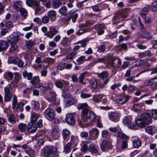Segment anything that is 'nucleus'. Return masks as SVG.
Returning <instances> with one entry per match:
<instances>
[{"label": "nucleus", "mask_w": 157, "mask_h": 157, "mask_svg": "<svg viewBox=\"0 0 157 157\" xmlns=\"http://www.w3.org/2000/svg\"><path fill=\"white\" fill-rule=\"evenodd\" d=\"M79 110L82 109L81 119L78 120V124L81 126L87 124L94 121L96 119L95 114L89 110V107L86 103L81 104L78 107Z\"/></svg>", "instance_id": "obj_1"}, {"label": "nucleus", "mask_w": 157, "mask_h": 157, "mask_svg": "<svg viewBox=\"0 0 157 157\" xmlns=\"http://www.w3.org/2000/svg\"><path fill=\"white\" fill-rule=\"evenodd\" d=\"M152 122L151 115L148 113L142 114L140 117L136 121V125L138 127L144 128L147 124Z\"/></svg>", "instance_id": "obj_2"}, {"label": "nucleus", "mask_w": 157, "mask_h": 157, "mask_svg": "<svg viewBox=\"0 0 157 157\" xmlns=\"http://www.w3.org/2000/svg\"><path fill=\"white\" fill-rule=\"evenodd\" d=\"M17 100L16 96L14 95L13 97L12 100V108L15 111H18V109L20 111L23 110V106L24 104L21 102H17Z\"/></svg>", "instance_id": "obj_3"}, {"label": "nucleus", "mask_w": 157, "mask_h": 157, "mask_svg": "<svg viewBox=\"0 0 157 157\" xmlns=\"http://www.w3.org/2000/svg\"><path fill=\"white\" fill-rule=\"evenodd\" d=\"M56 152V148L50 146L45 147L44 150V153L47 157H54Z\"/></svg>", "instance_id": "obj_4"}, {"label": "nucleus", "mask_w": 157, "mask_h": 157, "mask_svg": "<svg viewBox=\"0 0 157 157\" xmlns=\"http://www.w3.org/2000/svg\"><path fill=\"white\" fill-rule=\"evenodd\" d=\"M111 67L113 69L119 68L121 65V62L120 59L117 58H113L109 62Z\"/></svg>", "instance_id": "obj_5"}, {"label": "nucleus", "mask_w": 157, "mask_h": 157, "mask_svg": "<svg viewBox=\"0 0 157 157\" xmlns=\"http://www.w3.org/2000/svg\"><path fill=\"white\" fill-rule=\"evenodd\" d=\"M128 12L127 9L123 10L120 12L115 18V20L117 21H119L122 20L123 18H125L128 15Z\"/></svg>", "instance_id": "obj_6"}, {"label": "nucleus", "mask_w": 157, "mask_h": 157, "mask_svg": "<svg viewBox=\"0 0 157 157\" xmlns=\"http://www.w3.org/2000/svg\"><path fill=\"white\" fill-rule=\"evenodd\" d=\"M139 23L140 26V28L141 29L142 32L141 36L143 38H145L147 39H150L152 38V36H150L149 33L147 31L144 27V25L141 23L140 20H139Z\"/></svg>", "instance_id": "obj_7"}, {"label": "nucleus", "mask_w": 157, "mask_h": 157, "mask_svg": "<svg viewBox=\"0 0 157 157\" xmlns=\"http://www.w3.org/2000/svg\"><path fill=\"white\" fill-rule=\"evenodd\" d=\"M132 118L130 117H124L123 119V122L124 124L127 125L128 127L130 128L135 129V125L132 121Z\"/></svg>", "instance_id": "obj_8"}, {"label": "nucleus", "mask_w": 157, "mask_h": 157, "mask_svg": "<svg viewBox=\"0 0 157 157\" xmlns=\"http://www.w3.org/2000/svg\"><path fill=\"white\" fill-rule=\"evenodd\" d=\"M101 149L103 151H107L108 149H111L112 147L110 141L105 140L101 144Z\"/></svg>", "instance_id": "obj_9"}, {"label": "nucleus", "mask_w": 157, "mask_h": 157, "mask_svg": "<svg viewBox=\"0 0 157 157\" xmlns=\"http://www.w3.org/2000/svg\"><path fill=\"white\" fill-rule=\"evenodd\" d=\"M50 29V31L44 33V35L50 39H52L58 33V30H57L55 27H51Z\"/></svg>", "instance_id": "obj_10"}, {"label": "nucleus", "mask_w": 157, "mask_h": 157, "mask_svg": "<svg viewBox=\"0 0 157 157\" xmlns=\"http://www.w3.org/2000/svg\"><path fill=\"white\" fill-rule=\"evenodd\" d=\"M45 116L48 117L50 119L53 120L55 118V114L53 109L51 108H48L44 112Z\"/></svg>", "instance_id": "obj_11"}, {"label": "nucleus", "mask_w": 157, "mask_h": 157, "mask_svg": "<svg viewBox=\"0 0 157 157\" xmlns=\"http://www.w3.org/2000/svg\"><path fill=\"white\" fill-rule=\"evenodd\" d=\"M130 97L127 95H119L116 99L117 102L120 104L126 103L129 99Z\"/></svg>", "instance_id": "obj_12"}, {"label": "nucleus", "mask_w": 157, "mask_h": 157, "mask_svg": "<svg viewBox=\"0 0 157 157\" xmlns=\"http://www.w3.org/2000/svg\"><path fill=\"white\" fill-rule=\"evenodd\" d=\"M65 121L67 124L71 125H74L75 124L74 116L72 113H69L66 115Z\"/></svg>", "instance_id": "obj_13"}, {"label": "nucleus", "mask_w": 157, "mask_h": 157, "mask_svg": "<svg viewBox=\"0 0 157 157\" xmlns=\"http://www.w3.org/2000/svg\"><path fill=\"white\" fill-rule=\"evenodd\" d=\"M52 60V59L51 58H46L44 59L43 61L38 66L39 67L46 68L48 67Z\"/></svg>", "instance_id": "obj_14"}, {"label": "nucleus", "mask_w": 157, "mask_h": 157, "mask_svg": "<svg viewBox=\"0 0 157 157\" xmlns=\"http://www.w3.org/2000/svg\"><path fill=\"white\" fill-rule=\"evenodd\" d=\"M5 93L4 99L6 101H10L12 97V95L10 92V90L8 87H5L4 88Z\"/></svg>", "instance_id": "obj_15"}, {"label": "nucleus", "mask_w": 157, "mask_h": 157, "mask_svg": "<svg viewBox=\"0 0 157 157\" xmlns=\"http://www.w3.org/2000/svg\"><path fill=\"white\" fill-rule=\"evenodd\" d=\"M109 117L111 121L117 122L119 119V114L116 112H111L109 113Z\"/></svg>", "instance_id": "obj_16"}, {"label": "nucleus", "mask_w": 157, "mask_h": 157, "mask_svg": "<svg viewBox=\"0 0 157 157\" xmlns=\"http://www.w3.org/2000/svg\"><path fill=\"white\" fill-rule=\"evenodd\" d=\"M91 86L93 89V91L95 92H98L99 89L101 88L100 83L97 82L95 80L91 81Z\"/></svg>", "instance_id": "obj_17"}, {"label": "nucleus", "mask_w": 157, "mask_h": 157, "mask_svg": "<svg viewBox=\"0 0 157 157\" xmlns=\"http://www.w3.org/2000/svg\"><path fill=\"white\" fill-rule=\"evenodd\" d=\"M31 82L35 87L37 88L41 86L40 79L39 76H34L31 80Z\"/></svg>", "instance_id": "obj_18"}, {"label": "nucleus", "mask_w": 157, "mask_h": 157, "mask_svg": "<svg viewBox=\"0 0 157 157\" xmlns=\"http://www.w3.org/2000/svg\"><path fill=\"white\" fill-rule=\"evenodd\" d=\"M19 40V36L11 34L8 38V41L10 44H16Z\"/></svg>", "instance_id": "obj_19"}, {"label": "nucleus", "mask_w": 157, "mask_h": 157, "mask_svg": "<svg viewBox=\"0 0 157 157\" xmlns=\"http://www.w3.org/2000/svg\"><path fill=\"white\" fill-rule=\"evenodd\" d=\"M89 135L94 139H97L99 135V130L97 128H93L89 131Z\"/></svg>", "instance_id": "obj_20"}, {"label": "nucleus", "mask_w": 157, "mask_h": 157, "mask_svg": "<svg viewBox=\"0 0 157 157\" xmlns=\"http://www.w3.org/2000/svg\"><path fill=\"white\" fill-rule=\"evenodd\" d=\"M27 128L28 132L33 133L36 131L37 127L34 123L31 122L28 125Z\"/></svg>", "instance_id": "obj_21"}, {"label": "nucleus", "mask_w": 157, "mask_h": 157, "mask_svg": "<svg viewBox=\"0 0 157 157\" xmlns=\"http://www.w3.org/2000/svg\"><path fill=\"white\" fill-rule=\"evenodd\" d=\"M88 150L92 153H96L99 151V148L96 144H92L89 146Z\"/></svg>", "instance_id": "obj_22"}, {"label": "nucleus", "mask_w": 157, "mask_h": 157, "mask_svg": "<svg viewBox=\"0 0 157 157\" xmlns=\"http://www.w3.org/2000/svg\"><path fill=\"white\" fill-rule=\"evenodd\" d=\"M59 129L57 127H56L53 128L51 135L54 139L57 140L59 138Z\"/></svg>", "instance_id": "obj_23"}, {"label": "nucleus", "mask_w": 157, "mask_h": 157, "mask_svg": "<svg viewBox=\"0 0 157 157\" xmlns=\"http://www.w3.org/2000/svg\"><path fill=\"white\" fill-rule=\"evenodd\" d=\"M90 75V73L86 72L81 74L78 77L79 83L85 85V83L83 82V80L86 76H88Z\"/></svg>", "instance_id": "obj_24"}, {"label": "nucleus", "mask_w": 157, "mask_h": 157, "mask_svg": "<svg viewBox=\"0 0 157 157\" xmlns=\"http://www.w3.org/2000/svg\"><path fill=\"white\" fill-rule=\"evenodd\" d=\"M151 8L150 6L148 5L145 7L140 11V14L143 18H145L147 13V11Z\"/></svg>", "instance_id": "obj_25"}, {"label": "nucleus", "mask_w": 157, "mask_h": 157, "mask_svg": "<svg viewBox=\"0 0 157 157\" xmlns=\"http://www.w3.org/2000/svg\"><path fill=\"white\" fill-rule=\"evenodd\" d=\"M92 56H89L87 59H86V57L84 56H81L79 57L76 60L78 64H82L84 62L88 61L90 59L92 58Z\"/></svg>", "instance_id": "obj_26"}, {"label": "nucleus", "mask_w": 157, "mask_h": 157, "mask_svg": "<svg viewBox=\"0 0 157 157\" xmlns=\"http://www.w3.org/2000/svg\"><path fill=\"white\" fill-rule=\"evenodd\" d=\"M78 139L77 137L71 136L70 140L71 145H73V147H76L77 146L78 143Z\"/></svg>", "instance_id": "obj_27"}, {"label": "nucleus", "mask_w": 157, "mask_h": 157, "mask_svg": "<svg viewBox=\"0 0 157 157\" xmlns=\"http://www.w3.org/2000/svg\"><path fill=\"white\" fill-rule=\"evenodd\" d=\"M141 144V141L138 138L135 139L132 141V145L135 148H138L140 147Z\"/></svg>", "instance_id": "obj_28"}, {"label": "nucleus", "mask_w": 157, "mask_h": 157, "mask_svg": "<svg viewBox=\"0 0 157 157\" xmlns=\"http://www.w3.org/2000/svg\"><path fill=\"white\" fill-rule=\"evenodd\" d=\"M70 132L67 129H63L62 133V135L63 140H67L69 138Z\"/></svg>", "instance_id": "obj_29"}, {"label": "nucleus", "mask_w": 157, "mask_h": 157, "mask_svg": "<svg viewBox=\"0 0 157 157\" xmlns=\"http://www.w3.org/2000/svg\"><path fill=\"white\" fill-rule=\"evenodd\" d=\"M64 100L67 105H72L74 102V99L71 95L64 98Z\"/></svg>", "instance_id": "obj_30"}, {"label": "nucleus", "mask_w": 157, "mask_h": 157, "mask_svg": "<svg viewBox=\"0 0 157 157\" xmlns=\"http://www.w3.org/2000/svg\"><path fill=\"white\" fill-rule=\"evenodd\" d=\"M8 47L7 42L2 40H0V51H2L6 49Z\"/></svg>", "instance_id": "obj_31"}, {"label": "nucleus", "mask_w": 157, "mask_h": 157, "mask_svg": "<svg viewBox=\"0 0 157 157\" xmlns=\"http://www.w3.org/2000/svg\"><path fill=\"white\" fill-rule=\"evenodd\" d=\"M38 1L36 0H26V3L27 5L29 6L32 7L33 6L38 4Z\"/></svg>", "instance_id": "obj_32"}, {"label": "nucleus", "mask_w": 157, "mask_h": 157, "mask_svg": "<svg viewBox=\"0 0 157 157\" xmlns=\"http://www.w3.org/2000/svg\"><path fill=\"white\" fill-rule=\"evenodd\" d=\"M22 75L25 78H27L28 80H31L32 78L33 73L28 72L26 71H24L22 72Z\"/></svg>", "instance_id": "obj_33"}, {"label": "nucleus", "mask_w": 157, "mask_h": 157, "mask_svg": "<svg viewBox=\"0 0 157 157\" xmlns=\"http://www.w3.org/2000/svg\"><path fill=\"white\" fill-rule=\"evenodd\" d=\"M62 2L60 0H53L52 4L54 8L56 9L62 5Z\"/></svg>", "instance_id": "obj_34"}, {"label": "nucleus", "mask_w": 157, "mask_h": 157, "mask_svg": "<svg viewBox=\"0 0 157 157\" xmlns=\"http://www.w3.org/2000/svg\"><path fill=\"white\" fill-rule=\"evenodd\" d=\"M27 125L26 124L20 123L18 126V129L21 132H25L27 128Z\"/></svg>", "instance_id": "obj_35"}, {"label": "nucleus", "mask_w": 157, "mask_h": 157, "mask_svg": "<svg viewBox=\"0 0 157 157\" xmlns=\"http://www.w3.org/2000/svg\"><path fill=\"white\" fill-rule=\"evenodd\" d=\"M40 115L39 114L33 113L31 114V122L34 123L36 122L39 117Z\"/></svg>", "instance_id": "obj_36"}, {"label": "nucleus", "mask_w": 157, "mask_h": 157, "mask_svg": "<svg viewBox=\"0 0 157 157\" xmlns=\"http://www.w3.org/2000/svg\"><path fill=\"white\" fill-rule=\"evenodd\" d=\"M97 75L99 78L102 79L106 78L108 76V72L106 71H102L100 73H97Z\"/></svg>", "instance_id": "obj_37"}, {"label": "nucleus", "mask_w": 157, "mask_h": 157, "mask_svg": "<svg viewBox=\"0 0 157 157\" xmlns=\"http://www.w3.org/2000/svg\"><path fill=\"white\" fill-rule=\"evenodd\" d=\"M25 151L28 154L30 157H34L35 156V151L33 150L32 149L31 147H29L27 150H25Z\"/></svg>", "instance_id": "obj_38"}, {"label": "nucleus", "mask_w": 157, "mask_h": 157, "mask_svg": "<svg viewBox=\"0 0 157 157\" xmlns=\"http://www.w3.org/2000/svg\"><path fill=\"white\" fill-rule=\"evenodd\" d=\"M22 2L17 1L14 4L13 7L17 11L20 10L21 8Z\"/></svg>", "instance_id": "obj_39"}, {"label": "nucleus", "mask_w": 157, "mask_h": 157, "mask_svg": "<svg viewBox=\"0 0 157 157\" xmlns=\"http://www.w3.org/2000/svg\"><path fill=\"white\" fill-rule=\"evenodd\" d=\"M103 98V95L101 94H95L93 98V99L95 102L96 103L100 101Z\"/></svg>", "instance_id": "obj_40"}, {"label": "nucleus", "mask_w": 157, "mask_h": 157, "mask_svg": "<svg viewBox=\"0 0 157 157\" xmlns=\"http://www.w3.org/2000/svg\"><path fill=\"white\" fill-rule=\"evenodd\" d=\"M18 60L19 58L17 57H11L9 58L8 63H9L17 64Z\"/></svg>", "instance_id": "obj_41"}, {"label": "nucleus", "mask_w": 157, "mask_h": 157, "mask_svg": "<svg viewBox=\"0 0 157 157\" xmlns=\"http://www.w3.org/2000/svg\"><path fill=\"white\" fill-rule=\"evenodd\" d=\"M70 91L67 88L65 89L62 90V97L64 98L70 96Z\"/></svg>", "instance_id": "obj_42"}, {"label": "nucleus", "mask_w": 157, "mask_h": 157, "mask_svg": "<svg viewBox=\"0 0 157 157\" xmlns=\"http://www.w3.org/2000/svg\"><path fill=\"white\" fill-rule=\"evenodd\" d=\"M72 146L71 142L68 143L64 148L65 152L66 153L69 152L72 148Z\"/></svg>", "instance_id": "obj_43"}, {"label": "nucleus", "mask_w": 157, "mask_h": 157, "mask_svg": "<svg viewBox=\"0 0 157 157\" xmlns=\"http://www.w3.org/2000/svg\"><path fill=\"white\" fill-rule=\"evenodd\" d=\"M35 6V14L36 15L39 14L40 11L43 8V7L40 5L39 2L38 3V5H36Z\"/></svg>", "instance_id": "obj_44"}, {"label": "nucleus", "mask_w": 157, "mask_h": 157, "mask_svg": "<svg viewBox=\"0 0 157 157\" xmlns=\"http://www.w3.org/2000/svg\"><path fill=\"white\" fill-rule=\"evenodd\" d=\"M8 121L12 124H14L16 122L15 116L12 114H10L8 117Z\"/></svg>", "instance_id": "obj_45"}, {"label": "nucleus", "mask_w": 157, "mask_h": 157, "mask_svg": "<svg viewBox=\"0 0 157 157\" xmlns=\"http://www.w3.org/2000/svg\"><path fill=\"white\" fill-rule=\"evenodd\" d=\"M48 17L50 19H52L56 17V12L54 10H51L48 13Z\"/></svg>", "instance_id": "obj_46"}, {"label": "nucleus", "mask_w": 157, "mask_h": 157, "mask_svg": "<svg viewBox=\"0 0 157 157\" xmlns=\"http://www.w3.org/2000/svg\"><path fill=\"white\" fill-rule=\"evenodd\" d=\"M39 1L42 2L44 6L48 8H50L51 7V3L50 1H48V0H39Z\"/></svg>", "instance_id": "obj_47"}, {"label": "nucleus", "mask_w": 157, "mask_h": 157, "mask_svg": "<svg viewBox=\"0 0 157 157\" xmlns=\"http://www.w3.org/2000/svg\"><path fill=\"white\" fill-rule=\"evenodd\" d=\"M32 92V88L31 87L26 88L23 91V94L25 96L29 95Z\"/></svg>", "instance_id": "obj_48"}, {"label": "nucleus", "mask_w": 157, "mask_h": 157, "mask_svg": "<svg viewBox=\"0 0 157 157\" xmlns=\"http://www.w3.org/2000/svg\"><path fill=\"white\" fill-rule=\"evenodd\" d=\"M116 136H118L122 139H124L125 140L128 139L129 138L128 136L125 135L122 132H120L119 131L117 134Z\"/></svg>", "instance_id": "obj_49"}, {"label": "nucleus", "mask_w": 157, "mask_h": 157, "mask_svg": "<svg viewBox=\"0 0 157 157\" xmlns=\"http://www.w3.org/2000/svg\"><path fill=\"white\" fill-rule=\"evenodd\" d=\"M142 103H139L135 104L133 106V110L135 111L140 110L141 109Z\"/></svg>", "instance_id": "obj_50"}, {"label": "nucleus", "mask_w": 157, "mask_h": 157, "mask_svg": "<svg viewBox=\"0 0 157 157\" xmlns=\"http://www.w3.org/2000/svg\"><path fill=\"white\" fill-rule=\"evenodd\" d=\"M154 128V127L150 126L147 127L145 128L146 132L149 134L152 135L153 134V130Z\"/></svg>", "instance_id": "obj_51"}, {"label": "nucleus", "mask_w": 157, "mask_h": 157, "mask_svg": "<svg viewBox=\"0 0 157 157\" xmlns=\"http://www.w3.org/2000/svg\"><path fill=\"white\" fill-rule=\"evenodd\" d=\"M18 11L20 12L22 16L24 17V19H25L26 17L27 11L25 9L22 8Z\"/></svg>", "instance_id": "obj_52"}, {"label": "nucleus", "mask_w": 157, "mask_h": 157, "mask_svg": "<svg viewBox=\"0 0 157 157\" xmlns=\"http://www.w3.org/2000/svg\"><path fill=\"white\" fill-rule=\"evenodd\" d=\"M119 128L118 127H110L109 128V130L113 133L116 136V134L117 133H118L119 131Z\"/></svg>", "instance_id": "obj_53"}, {"label": "nucleus", "mask_w": 157, "mask_h": 157, "mask_svg": "<svg viewBox=\"0 0 157 157\" xmlns=\"http://www.w3.org/2000/svg\"><path fill=\"white\" fill-rule=\"evenodd\" d=\"M151 7V10L153 12L157 11V1L153 2Z\"/></svg>", "instance_id": "obj_54"}, {"label": "nucleus", "mask_w": 157, "mask_h": 157, "mask_svg": "<svg viewBox=\"0 0 157 157\" xmlns=\"http://www.w3.org/2000/svg\"><path fill=\"white\" fill-rule=\"evenodd\" d=\"M67 10V7L65 6L62 7L59 10V12L63 15H65Z\"/></svg>", "instance_id": "obj_55"}, {"label": "nucleus", "mask_w": 157, "mask_h": 157, "mask_svg": "<svg viewBox=\"0 0 157 157\" xmlns=\"http://www.w3.org/2000/svg\"><path fill=\"white\" fill-rule=\"evenodd\" d=\"M4 77L7 79H11L13 78V74L11 72H8L4 75Z\"/></svg>", "instance_id": "obj_56"}, {"label": "nucleus", "mask_w": 157, "mask_h": 157, "mask_svg": "<svg viewBox=\"0 0 157 157\" xmlns=\"http://www.w3.org/2000/svg\"><path fill=\"white\" fill-rule=\"evenodd\" d=\"M75 55L76 53L73 52H71L66 57V59L67 60H72L74 58Z\"/></svg>", "instance_id": "obj_57"}, {"label": "nucleus", "mask_w": 157, "mask_h": 157, "mask_svg": "<svg viewBox=\"0 0 157 157\" xmlns=\"http://www.w3.org/2000/svg\"><path fill=\"white\" fill-rule=\"evenodd\" d=\"M97 51L100 53L103 52L105 50V47L104 45H101L97 47Z\"/></svg>", "instance_id": "obj_58"}, {"label": "nucleus", "mask_w": 157, "mask_h": 157, "mask_svg": "<svg viewBox=\"0 0 157 157\" xmlns=\"http://www.w3.org/2000/svg\"><path fill=\"white\" fill-rule=\"evenodd\" d=\"M144 85L146 86H151L154 83L152 82L150 79L145 80L144 82Z\"/></svg>", "instance_id": "obj_59"}, {"label": "nucleus", "mask_w": 157, "mask_h": 157, "mask_svg": "<svg viewBox=\"0 0 157 157\" xmlns=\"http://www.w3.org/2000/svg\"><path fill=\"white\" fill-rule=\"evenodd\" d=\"M144 19L145 22L146 24H150L154 20V18L152 17H147L146 16L145 18H143Z\"/></svg>", "instance_id": "obj_60"}, {"label": "nucleus", "mask_w": 157, "mask_h": 157, "mask_svg": "<svg viewBox=\"0 0 157 157\" xmlns=\"http://www.w3.org/2000/svg\"><path fill=\"white\" fill-rule=\"evenodd\" d=\"M24 57L26 60H32L33 58L32 54L30 53L25 55Z\"/></svg>", "instance_id": "obj_61"}, {"label": "nucleus", "mask_w": 157, "mask_h": 157, "mask_svg": "<svg viewBox=\"0 0 157 157\" xmlns=\"http://www.w3.org/2000/svg\"><path fill=\"white\" fill-rule=\"evenodd\" d=\"M45 87L47 90H51L53 87V84L52 82L49 81L47 83V86Z\"/></svg>", "instance_id": "obj_62"}, {"label": "nucleus", "mask_w": 157, "mask_h": 157, "mask_svg": "<svg viewBox=\"0 0 157 157\" xmlns=\"http://www.w3.org/2000/svg\"><path fill=\"white\" fill-rule=\"evenodd\" d=\"M11 44L10 49V52H13V51H14L16 50L18 46L16 44Z\"/></svg>", "instance_id": "obj_63"}, {"label": "nucleus", "mask_w": 157, "mask_h": 157, "mask_svg": "<svg viewBox=\"0 0 157 157\" xmlns=\"http://www.w3.org/2000/svg\"><path fill=\"white\" fill-rule=\"evenodd\" d=\"M151 113L152 117L155 119H157V110L152 109Z\"/></svg>", "instance_id": "obj_64"}]
</instances>
